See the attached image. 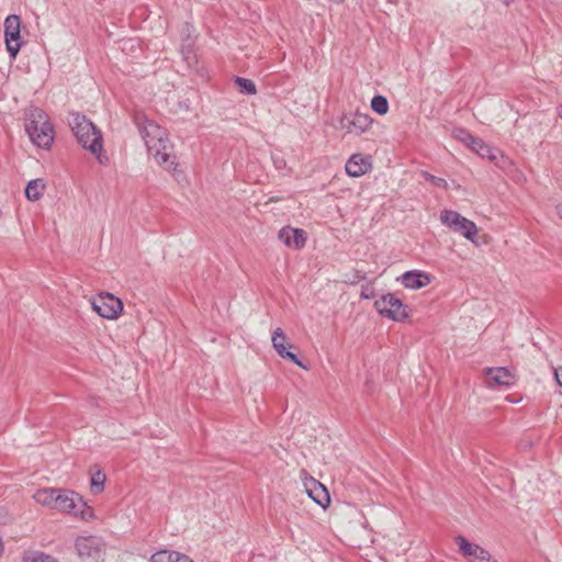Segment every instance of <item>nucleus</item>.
Segmentation results:
<instances>
[{"mask_svg": "<svg viewBox=\"0 0 562 562\" xmlns=\"http://www.w3.org/2000/svg\"><path fill=\"white\" fill-rule=\"evenodd\" d=\"M25 131L35 146L43 149L50 148L55 131L48 115L42 109L35 108L30 111Z\"/></svg>", "mask_w": 562, "mask_h": 562, "instance_id": "obj_1", "label": "nucleus"}, {"mask_svg": "<svg viewBox=\"0 0 562 562\" xmlns=\"http://www.w3.org/2000/svg\"><path fill=\"white\" fill-rule=\"evenodd\" d=\"M69 125L79 144H81L83 148L89 149L92 154H97L99 161L102 164L103 160L100 155L102 150V137L92 122L79 113H72L70 115Z\"/></svg>", "mask_w": 562, "mask_h": 562, "instance_id": "obj_2", "label": "nucleus"}, {"mask_svg": "<svg viewBox=\"0 0 562 562\" xmlns=\"http://www.w3.org/2000/svg\"><path fill=\"white\" fill-rule=\"evenodd\" d=\"M54 509L60 513L71 514L83 520H89L93 516L92 508L87 506L79 494L63 488H59V493L56 494V505Z\"/></svg>", "mask_w": 562, "mask_h": 562, "instance_id": "obj_3", "label": "nucleus"}, {"mask_svg": "<svg viewBox=\"0 0 562 562\" xmlns=\"http://www.w3.org/2000/svg\"><path fill=\"white\" fill-rule=\"evenodd\" d=\"M440 221L454 233H459L475 246L486 244L485 238L477 236V227L474 222L463 217L460 213H441Z\"/></svg>", "mask_w": 562, "mask_h": 562, "instance_id": "obj_4", "label": "nucleus"}, {"mask_svg": "<svg viewBox=\"0 0 562 562\" xmlns=\"http://www.w3.org/2000/svg\"><path fill=\"white\" fill-rule=\"evenodd\" d=\"M374 306L380 315L395 322H403L408 317L407 305L392 293L382 295Z\"/></svg>", "mask_w": 562, "mask_h": 562, "instance_id": "obj_5", "label": "nucleus"}, {"mask_svg": "<svg viewBox=\"0 0 562 562\" xmlns=\"http://www.w3.org/2000/svg\"><path fill=\"white\" fill-rule=\"evenodd\" d=\"M78 555L88 562H100L104 555V544L94 536L78 537L75 542Z\"/></svg>", "mask_w": 562, "mask_h": 562, "instance_id": "obj_6", "label": "nucleus"}, {"mask_svg": "<svg viewBox=\"0 0 562 562\" xmlns=\"http://www.w3.org/2000/svg\"><path fill=\"white\" fill-rule=\"evenodd\" d=\"M92 308L101 317L115 319L123 311L122 301L110 293H101L91 302Z\"/></svg>", "mask_w": 562, "mask_h": 562, "instance_id": "obj_7", "label": "nucleus"}, {"mask_svg": "<svg viewBox=\"0 0 562 562\" xmlns=\"http://www.w3.org/2000/svg\"><path fill=\"white\" fill-rule=\"evenodd\" d=\"M134 122L146 145L167 137L166 131L154 121L148 120L143 113H135Z\"/></svg>", "mask_w": 562, "mask_h": 562, "instance_id": "obj_8", "label": "nucleus"}, {"mask_svg": "<svg viewBox=\"0 0 562 562\" xmlns=\"http://www.w3.org/2000/svg\"><path fill=\"white\" fill-rule=\"evenodd\" d=\"M372 125V119L368 114L355 112L344 114L339 121V126L348 134L361 135L369 131Z\"/></svg>", "mask_w": 562, "mask_h": 562, "instance_id": "obj_9", "label": "nucleus"}, {"mask_svg": "<svg viewBox=\"0 0 562 562\" xmlns=\"http://www.w3.org/2000/svg\"><path fill=\"white\" fill-rule=\"evenodd\" d=\"M5 46L10 56L14 59L20 50V18L9 15L4 21Z\"/></svg>", "mask_w": 562, "mask_h": 562, "instance_id": "obj_10", "label": "nucleus"}, {"mask_svg": "<svg viewBox=\"0 0 562 562\" xmlns=\"http://www.w3.org/2000/svg\"><path fill=\"white\" fill-rule=\"evenodd\" d=\"M149 154L155 161L162 166L165 169L170 170L175 166L173 157L171 156V146L167 137L161 140L154 142L146 145Z\"/></svg>", "mask_w": 562, "mask_h": 562, "instance_id": "obj_11", "label": "nucleus"}, {"mask_svg": "<svg viewBox=\"0 0 562 562\" xmlns=\"http://www.w3.org/2000/svg\"><path fill=\"white\" fill-rule=\"evenodd\" d=\"M278 238L288 247L295 250L302 249L306 243V233L301 228L291 226L282 227L278 233Z\"/></svg>", "mask_w": 562, "mask_h": 562, "instance_id": "obj_12", "label": "nucleus"}, {"mask_svg": "<svg viewBox=\"0 0 562 562\" xmlns=\"http://www.w3.org/2000/svg\"><path fill=\"white\" fill-rule=\"evenodd\" d=\"M271 340H272V346L273 348L276 349L277 353L283 358V359H288L290 360L291 362L295 363L296 366L307 370V367L304 366L300 359L296 357L295 353L289 351L285 347V344H286V336L283 331V329L281 328H277L273 333H272V337H271Z\"/></svg>", "mask_w": 562, "mask_h": 562, "instance_id": "obj_13", "label": "nucleus"}, {"mask_svg": "<svg viewBox=\"0 0 562 562\" xmlns=\"http://www.w3.org/2000/svg\"><path fill=\"white\" fill-rule=\"evenodd\" d=\"M488 387L509 386L515 382L514 375L504 367L485 369Z\"/></svg>", "mask_w": 562, "mask_h": 562, "instance_id": "obj_14", "label": "nucleus"}, {"mask_svg": "<svg viewBox=\"0 0 562 562\" xmlns=\"http://www.w3.org/2000/svg\"><path fill=\"white\" fill-rule=\"evenodd\" d=\"M372 167L371 157L362 154L352 155L346 162V172L351 177H361Z\"/></svg>", "mask_w": 562, "mask_h": 562, "instance_id": "obj_15", "label": "nucleus"}, {"mask_svg": "<svg viewBox=\"0 0 562 562\" xmlns=\"http://www.w3.org/2000/svg\"><path fill=\"white\" fill-rule=\"evenodd\" d=\"M305 488L308 494V496L318 505H321L323 508H326L330 503V497L328 494L327 488L316 481L315 479L311 477L305 483Z\"/></svg>", "mask_w": 562, "mask_h": 562, "instance_id": "obj_16", "label": "nucleus"}, {"mask_svg": "<svg viewBox=\"0 0 562 562\" xmlns=\"http://www.w3.org/2000/svg\"><path fill=\"white\" fill-rule=\"evenodd\" d=\"M464 144L471 147L480 157L495 160L498 150L485 144L482 139L474 137L471 134H464Z\"/></svg>", "mask_w": 562, "mask_h": 562, "instance_id": "obj_17", "label": "nucleus"}, {"mask_svg": "<svg viewBox=\"0 0 562 562\" xmlns=\"http://www.w3.org/2000/svg\"><path fill=\"white\" fill-rule=\"evenodd\" d=\"M430 276L423 271H407L402 276V283L407 289H422L430 283Z\"/></svg>", "mask_w": 562, "mask_h": 562, "instance_id": "obj_18", "label": "nucleus"}, {"mask_svg": "<svg viewBox=\"0 0 562 562\" xmlns=\"http://www.w3.org/2000/svg\"><path fill=\"white\" fill-rule=\"evenodd\" d=\"M149 562H194L187 554L173 550H159L151 554Z\"/></svg>", "mask_w": 562, "mask_h": 562, "instance_id": "obj_19", "label": "nucleus"}, {"mask_svg": "<svg viewBox=\"0 0 562 562\" xmlns=\"http://www.w3.org/2000/svg\"><path fill=\"white\" fill-rule=\"evenodd\" d=\"M59 493V488L48 487L36 491L33 498L36 503L50 509L55 508L56 494Z\"/></svg>", "mask_w": 562, "mask_h": 562, "instance_id": "obj_20", "label": "nucleus"}, {"mask_svg": "<svg viewBox=\"0 0 562 562\" xmlns=\"http://www.w3.org/2000/svg\"><path fill=\"white\" fill-rule=\"evenodd\" d=\"M45 187L46 186L43 179L31 180L25 188L26 198L31 201L38 200Z\"/></svg>", "mask_w": 562, "mask_h": 562, "instance_id": "obj_21", "label": "nucleus"}, {"mask_svg": "<svg viewBox=\"0 0 562 562\" xmlns=\"http://www.w3.org/2000/svg\"><path fill=\"white\" fill-rule=\"evenodd\" d=\"M456 542H457V544L459 546V550H460V552H461L464 557H467V558H469V559H471V557H472L473 554H475V552H476V551L479 550V548H480V546H479V544H476V543H472V542L468 541V540H467L464 537H462V536H458V537L456 538Z\"/></svg>", "mask_w": 562, "mask_h": 562, "instance_id": "obj_22", "label": "nucleus"}, {"mask_svg": "<svg viewBox=\"0 0 562 562\" xmlns=\"http://www.w3.org/2000/svg\"><path fill=\"white\" fill-rule=\"evenodd\" d=\"M422 175L426 181L430 182V184L436 188H442L446 191H449L451 187L456 189L459 188V186H457L454 181H451V183H449L446 179L432 176L426 171H423Z\"/></svg>", "mask_w": 562, "mask_h": 562, "instance_id": "obj_23", "label": "nucleus"}, {"mask_svg": "<svg viewBox=\"0 0 562 562\" xmlns=\"http://www.w3.org/2000/svg\"><path fill=\"white\" fill-rule=\"evenodd\" d=\"M106 476L105 473L101 470H97L91 474V492L93 494H99L104 490Z\"/></svg>", "mask_w": 562, "mask_h": 562, "instance_id": "obj_24", "label": "nucleus"}, {"mask_svg": "<svg viewBox=\"0 0 562 562\" xmlns=\"http://www.w3.org/2000/svg\"><path fill=\"white\" fill-rule=\"evenodd\" d=\"M235 83L241 93L256 94V92H257L256 85L250 79L236 77Z\"/></svg>", "mask_w": 562, "mask_h": 562, "instance_id": "obj_25", "label": "nucleus"}, {"mask_svg": "<svg viewBox=\"0 0 562 562\" xmlns=\"http://www.w3.org/2000/svg\"><path fill=\"white\" fill-rule=\"evenodd\" d=\"M371 108L380 115H384L389 111V102L383 95H375L371 100Z\"/></svg>", "mask_w": 562, "mask_h": 562, "instance_id": "obj_26", "label": "nucleus"}, {"mask_svg": "<svg viewBox=\"0 0 562 562\" xmlns=\"http://www.w3.org/2000/svg\"><path fill=\"white\" fill-rule=\"evenodd\" d=\"M25 562H59L55 558L41 553L34 552L24 559Z\"/></svg>", "mask_w": 562, "mask_h": 562, "instance_id": "obj_27", "label": "nucleus"}, {"mask_svg": "<svg viewBox=\"0 0 562 562\" xmlns=\"http://www.w3.org/2000/svg\"><path fill=\"white\" fill-rule=\"evenodd\" d=\"M470 562H491V554L480 547L475 554L471 557Z\"/></svg>", "mask_w": 562, "mask_h": 562, "instance_id": "obj_28", "label": "nucleus"}, {"mask_svg": "<svg viewBox=\"0 0 562 562\" xmlns=\"http://www.w3.org/2000/svg\"><path fill=\"white\" fill-rule=\"evenodd\" d=\"M364 279H366V274L362 273L361 271L356 270L352 272L351 276H347L346 282H348L350 284H356Z\"/></svg>", "mask_w": 562, "mask_h": 562, "instance_id": "obj_29", "label": "nucleus"}, {"mask_svg": "<svg viewBox=\"0 0 562 562\" xmlns=\"http://www.w3.org/2000/svg\"><path fill=\"white\" fill-rule=\"evenodd\" d=\"M554 379L557 383L562 387V366L554 369Z\"/></svg>", "mask_w": 562, "mask_h": 562, "instance_id": "obj_30", "label": "nucleus"}, {"mask_svg": "<svg viewBox=\"0 0 562 562\" xmlns=\"http://www.w3.org/2000/svg\"><path fill=\"white\" fill-rule=\"evenodd\" d=\"M464 134H470L464 130H459L456 132V137L459 138L462 143H464Z\"/></svg>", "mask_w": 562, "mask_h": 562, "instance_id": "obj_31", "label": "nucleus"}, {"mask_svg": "<svg viewBox=\"0 0 562 562\" xmlns=\"http://www.w3.org/2000/svg\"><path fill=\"white\" fill-rule=\"evenodd\" d=\"M361 297L369 300V299H371V294L368 293L367 289H363L361 292Z\"/></svg>", "mask_w": 562, "mask_h": 562, "instance_id": "obj_32", "label": "nucleus"}, {"mask_svg": "<svg viewBox=\"0 0 562 562\" xmlns=\"http://www.w3.org/2000/svg\"><path fill=\"white\" fill-rule=\"evenodd\" d=\"M559 116L562 119V104L558 108Z\"/></svg>", "mask_w": 562, "mask_h": 562, "instance_id": "obj_33", "label": "nucleus"}, {"mask_svg": "<svg viewBox=\"0 0 562 562\" xmlns=\"http://www.w3.org/2000/svg\"><path fill=\"white\" fill-rule=\"evenodd\" d=\"M513 1H514V0H503V3H504L505 5H509Z\"/></svg>", "mask_w": 562, "mask_h": 562, "instance_id": "obj_34", "label": "nucleus"}, {"mask_svg": "<svg viewBox=\"0 0 562 562\" xmlns=\"http://www.w3.org/2000/svg\"><path fill=\"white\" fill-rule=\"evenodd\" d=\"M561 220H562V215H561Z\"/></svg>", "mask_w": 562, "mask_h": 562, "instance_id": "obj_35", "label": "nucleus"}]
</instances>
